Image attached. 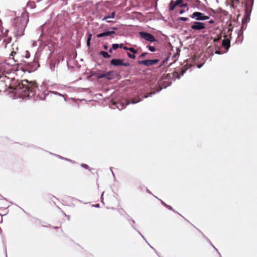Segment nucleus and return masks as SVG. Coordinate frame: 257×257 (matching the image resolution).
Segmentation results:
<instances>
[{"label":"nucleus","mask_w":257,"mask_h":257,"mask_svg":"<svg viewBox=\"0 0 257 257\" xmlns=\"http://www.w3.org/2000/svg\"><path fill=\"white\" fill-rule=\"evenodd\" d=\"M20 65H17V68L15 66L10 65L8 63L0 64V82H3L6 87L14 89V93L18 97L24 99L27 97H32L37 88V84L35 82H29L27 80H18L13 85L15 81L10 78L7 74H10L13 70H18Z\"/></svg>","instance_id":"nucleus-1"},{"label":"nucleus","mask_w":257,"mask_h":257,"mask_svg":"<svg viewBox=\"0 0 257 257\" xmlns=\"http://www.w3.org/2000/svg\"><path fill=\"white\" fill-rule=\"evenodd\" d=\"M227 2L232 8L238 12L244 10L245 16L247 17L250 13L253 0H227Z\"/></svg>","instance_id":"nucleus-2"},{"label":"nucleus","mask_w":257,"mask_h":257,"mask_svg":"<svg viewBox=\"0 0 257 257\" xmlns=\"http://www.w3.org/2000/svg\"><path fill=\"white\" fill-rule=\"evenodd\" d=\"M28 13H23L20 17L14 19L15 34L17 37L24 35L25 28L29 21Z\"/></svg>","instance_id":"nucleus-3"},{"label":"nucleus","mask_w":257,"mask_h":257,"mask_svg":"<svg viewBox=\"0 0 257 257\" xmlns=\"http://www.w3.org/2000/svg\"><path fill=\"white\" fill-rule=\"evenodd\" d=\"M188 1V0H176V1H174L172 0L169 4V9L170 11H173L175 8L177 6H179L182 8H186L188 6L186 3Z\"/></svg>","instance_id":"nucleus-4"},{"label":"nucleus","mask_w":257,"mask_h":257,"mask_svg":"<svg viewBox=\"0 0 257 257\" xmlns=\"http://www.w3.org/2000/svg\"><path fill=\"white\" fill-rule=\"evenodd\" d=\"M25 69L29 72H33L39 67L38 61L34 59L32 62H25Z\"/></svg>","instance_id":"nucleus-5"},{"label":"nucleus","mask_w":257,"mask_h":257,"mask_svg":"<svg viewBox=\"0 0 257 257\" xmlns=\"http://www.w3.org/2000/svg\"><path fill=\"white\" fill-rule=\"evenodd\" d=\"M190 17L197 21H204L209 19V16H205L204 14L199 12H194Z\"/></svg>","instance_id":"nucleus-6"},{"label":"nucleus","mask_w":257,"mask_h":257,"mask_svg":"<svg viewBox=\"0 0 257 257\" xmlns=\"http://www.w3.org/2000/svg\"><path fill=\"white\" fill-rule=\"evenodd\" d=\"M139 35L142 38L150 42H153L155 41L158 42V41L155 38L154 36L150 33L145 32H141L139 33Z\"/></svg>","instance_id":"nucleus-7"},{"label":"nucleus","mask_w":257,"mask_h":257,"mask_svg":"<svg viewBox=\"0 0 257 257\" xmlns=\"http://www.w3.org/2000/svg\"><path fill=\"white\" fill-rule=\"evenodd\" d=\"M123 59H112L110 61V64L113 65L114 66H129L130 64L128 62H123Z\"/></svg>","instance_id":"nucleus-8"},{"label":"nucleus","mask_w":257,"mask_h":257,"mask_svg":"<svg viewBox=\"0 0 257 257\" xmlns=\"http://www.w3.org/2000/svg\"><path fill=\"white\" fill-rule=\"evenodd\" d=\"M191 28L194 30H201L205 28V24L202 22H194Z\"/></svg>","instance_id":"nucleus-9"},{"label":"nucleus","mask_w":257,"mask_h":257,"mask_svg":"<svg viewBox=\"0 0 257 257\" xmlns=\"http://www.w3.org/2000/svg\"><path fill=\"white\" fill-rule=\"evenodd\" d=\"M158 59L155 60H145L142 61H138V63L139 64L144 65L147 66H152L153 65L156 64L159 62Z\"/></svg>","instance_id":"nucleus-10"},{"label":"nucleus","mask_w":257,"mask_h":257,"mask_svg":"<svg viewBox=\"0 0 257 257\" xmlns=\"http://www.w3.org/2000/svg\"><path fill=\"white\" fill-rule=\"evenodd\" d=\"M19 51V47L17 43H13L12 45V48H11V52L10 54V58L13 59L15 61L14 57V56L17 54Z\"/></svg>","instance_id":"nucleus-11"},{"label":"nucleus","mask_w":257,"mask_h":257,"mask_svg":"<svg viewBox=\"0 0 257 257\" xmlns=\"http://www.w3.org/2000/svg\"><path fill=\"white\" fill-rule=\"evenodd\" d=\"M114 34H115L114 31L105 32H103V33H102L97 35V37L101 38V37H105V36H111Z\"/></svg>","instance_id":"nucleus-12"},{"label":"nucleus","mask_w":257,"mask_h":257,"mask_svg":"<svg viewBox=\"0 0 257 257\" xmlns=\"http://www.w3.org/2000/svg\"><path fill=\"white\" fill-rule=\"evenodd\" d=\"M222 45L225 49L228 50L230 46V40L228 39H223L222 42Z\"/></svg>","instance_id":"nucleus-13"},{"label":"nucleus","mask_w":257,"mask_h":257,"mask_svg":"<svg viewBox=\"0 0 257 257\" xmlns=\"http://www.w3.org/2000/svg\"><path fill=\"white\" fill-rule=\"evenodd\" d=\"M12 41V38L11 37L6 36L3 41L2 45L6 48L8 44H9Z\"/></svg>","instance_id":"nucleus-14"},{"label":"nucleus","mask_w":257,"mask_h":257,"mask_svg":"<svg viewBox=\"0 0 257 257\" xmlns=\"http://www.w3.org/2000/svg\"><path fill=\"white\" fill-rule=\"evenodd\" d=\"M114 72L110 71L107 72H105V78L107 79L111 80L113 78Z\"/></svg>","instance_id":"nucleus-15"},{"label":"nucleus","mask_w":257,"mask_h":257,"mask_svg":"<svg viewBox=\"0 0 257 257\" xmlns=\"http://www.w3.org/2000/svg\"><path fill=\"white\" fill-rule=\"evenodd\" d=\"M6 203V201L4 199H0V209L5 208H6L5 204Z\"/></svg>","instance_id":"nucleus-16"},{"label":"nucleus","mask_w":257,"mask_h":257,"mask_svg":"<svg viewBox=\"0 0 257 257\" xmlns=\"http://www.w3.org/2000/svg\"><path fill=\"white\" fill-rule=\"evenodd\" d=\"M100 54L102 55L104 58H108L110 57V55L106 52L101 51Z\"/></svg>","instance_id":"nucleus-17"},{"label":"nucleus","mask_w":257,"mask_h":257,"mask_svg":"<svg viewBox=\"0 0 257 257\" xmlns=\"http://www.w3.org/2000/svg\"><path fill=\"white\" fill-rule=\"evenodd\" d=\"M92 35L89 34L88 36L87 40V45L88 47H89L90 45V41L91 40Z\"/></svg>","instance_id":"nucleus-18"},{"label":"nucleus","mask_w":257,"mask_h":257,"mask_svg":"<svg viewBox=\"0 0 257 257\" xmlns=\"http://www.w3.org/2000/svg\"><path fill=\"white\" fill-rule=\"evenodd\" d=\"M141 100V99L139 97L134 98L132 99V103H136L140 102Z\"/></svg>","instance_id":"nucleus-19"},{"label":"nucleus","mask_w":257,"mask_h":257,"mask_svg":"<svg viewBox=\"0 0 257 257\" xmlns=\"http://www.w3.org/2000/svg\"><path fill=\"white\" fill-rule=\"evenodd\" d=\"M147 48L151 52H155L156 50V48L155 47L151 46V45L148 46Z\"/></svg>","instance_id":"nucleus-20"},{"label":"nucleus","mask_w":257,"mask_h":257,"mask_svg":"<svg viewBox=\"0 0 257 257\" xmlns=\"http://www.w3.org/2000/svg\"><path fill=\"white\" fill-rule=\"evenodd\" d=\"M97 78H99V79H101V78H105V73L99 74L97 75Z\"/></svg>","instance_id":"nucleus-21"},{"label":"nucleus","mask_w":257,"mask_h":257,"mask_svg":"<svg viewBox=\"0 0 257 257\" xmlns=\"http://www.w3.org/2000/svg\"><path fill=\"white\" fill-rule=\"evenodd\" d=\"M128 50L134 54H136L137 53V51L133 47L129 48Z\"/></svg>","instance_id":"nucleus-22"},{"label":"nucleus","mask_w":257,"mask_h":257,"mask_svg":"<svg viewBox=\"0 0 257 257\" xmlns=\"http://www.w3.org/2000/svg\"><path fill=\"white\" fill-rule=\"evenodd\" d=\"M178 20L182 21H187L188 19L186 17H179Z\"/></svg>","instance_id":"nucleus-23"},{"label":"nucleus","mask_w":257,"mask_h":257,"mask_svg":"<svg viewBox=\"0 0 257 257\" xmlns=\"http://www.w3.org/2000/svg\"><path fill=\"white\" fill-rule=\"evenodd\" d=\"M127 55L128 57L131 59H135L136 58V56L135 55V54H131L130 53H127Z\"/></svg>","instance_id":"nucleus-24"},{"label":"nucleus","mask_w":257,"mask_h":257,"mask_svg":"<svg viewBox=\"0 0 257 257\" xmlns=\"http://www.w3.org/2000/svg\"><path fill=\"white\" fill-rule=\"evenodd\" d=\"M119 47V45L117 44H114L112 45V48L114 50L117 49Z\"/></svg>","instance_id":"nucleus-25"},{"label":"nucleus","mask_w":257,"mask_h":257,"mask_svg":"<svg viewBox=\"0 0 257 257\" xmlns=\"http://www.w3.org/2000/svg\"><path fill=\"white\" fill-rule=\"evenodd\" d=\"M30 54L29 52V51H27L26 52L25 57L27 58H30Z\"/></svg>","instance_id":"nucleus-26"},{"label":"nucleus","mask_w":257,"mask_h":257,"mask_svg":"<svg viewBox=\"0 0 257 257\" xmlns=\"http://www.w3.org/2000/svg\"><path fill=\"white\" fill-rule=\"evenodd\" d=\"M147 54V52L143 53L142 54H141V55L140 56V57L141 58H143L144 57H145L146 56V55Z\"/></svg>","instance_id":"nucleus-27"},{"label":"nucleus","mask_w":257,"mask_h":257,"mask_svg":"<svg viewBox=\"0 0 257 257\" xmlns=\"http://www.w3.org/2000/svg\"><path fill=\"white\" fill-rule=\"evenodd\" d=\"M115 11H114V12H113L111 14V15H110V17H111V18H114V17H115Z\"/></svg>","instance_id":"nucleus-28"},{"label":"nucleus","mask_w":257,"mask_h":257,"mask_svg":"<svg viewBox=\"0 0 257 257\" xmlns=\"http://www.w3.org/2000/svg\"><path fill=\"white\" fill-rule=\"evenodd\" d=\"M109 18H111V17H110V15H107L105 17H104L103 19H102V20L104 21V20H107V19H109Z\"/></svg>","instance_id":"nucleus-29"},{"label":"nucleus","mask_w":257,"mask_h":257,"mask_svg":"<svg viewBox=\"0 0 257 257\" xmlns=\"http://www.w3.org/2000/svg\"><path fill=\"white\" fill-rule=\"evenodd\" d=\"M208 23L211 24H214V21L213 20H211L208 21Z\"/></svg>","instance_id":"nucleus-30"},{"label":"nucleus","mask_w":257,"mask_h":257,"mask_svg":"<svg viewBox=\"0 0 257 257\" xmlns=\"http://www.w3.org/2000/svg\"><path fill=\"white\" fill-rule=\"evenodd\" d=\"M184 12H185V11H184V10H180L179 11V13L180 14H182L183 13H184Z\"/></svg>","instance_id":"nucleus-31"},{"label":"nucleus","mask_w":257,"mask_h":257,"mask_svg":"<svg viewBox=\"0 0 257 257\" xmlns=\"http://www.w3.org/2000/svg\"><path fill=\"white\" fill-rule=\"evenodd\" d=\"M121 107L119 108L118 106H116V107L119 109V110H121V109H122L123 108V105H121Z\"/></svg>","instance_id":"nucleus-32"},{"label":"nucleus","mask_w":257,"mask_h":257,"mask_svg":"<svg viewBox=\"0 0 257 257\" xmlns=\"http://www.w3.org/2000/svg\"><path fill=\"white\" fill-rule=\"evenodd\" d=\"M123 49H124V50H128V49L129 48L126 47V46H124L123 47Z\"/></svg>","instance_id":"nucleus-33"},{"label":"nucleus","mask_w":257,"mask_h":257,"mask_svg":"<svg viewBox=\"0 0 257 257\" xmlns=\"http://www.w3.org/2000/svg\"><path fill=\"white\" fill-rule=\"evenodd\" d=\"M126 104L125 105H128L131 102L130 101L126 100Z\"/></svg>","instance_id":"nucleus-34"},{"label":"nucleus","mask_w":257,"mask_h":257,"mask_svg":"<svg viewBox=\"0 0 257 257\" xmlns=\"http://www.w3.org/2000/svg\"><path fill=\"white\" fill-rule=\"evenodd\" d=\"M107 48H108L107 46H106V45H104V48L105 50H107Z\"/></svg>","instance_id":"nucleus-35"},{"label":"nucleus","mask_w":257,"mask_h":257,"mask_svg":"<svg viewBox=\"0 0 257 257\" xmlns=\"http://www.w3.org/2000/svg\"><path fill=\"white\" fill-rule=\"evenodd\" d=\"M165 62V61H163L162 63V64L159 66V67H161L164 63Z\"/></svg>","instance_id":"nucleus-36"},{"label":"nucleus","mask_w":257,"mask_h":257,"mask_svg":"<svg viewBox=\"0 0 257 257\" xmlns=\"http://www.w3.org/2000/svg\"><path fill=\"white\" fill-rule=\"evenodd\" d=\"M109 53H112V49H110L109 50Z\"/></svg>","instance_id":"nucleus-37"},{"label":"nucleus","mask_w":257,"mask_h":257,"mask_svg":"<svg viewBox=\"0 0 257 257\" xmlns=\"http://www.w3.org/2000/svg\"><path fill=\"white\" fill-rule=\"evenodd\" d=\"M106 21H107V22H108V23H111V22H112V21H110V20H107Z\"/></svg>","instance_id":"nucleus-38"},{"label":"nucleus","mask_w":257,"mask_h":257,"mask_svg":"<svg viewBox=\"0 0 257 257\" xmlns=\"http://www.w3.org/2000/svg\"><path fill=\"white\" fill-rule=\"evenodd\" d=\"M112 29L114 30H117V28H114V27H113L111 28Z\"/></svg>","instance_id":"nucleus-39"},{"label":"nucleus","mask_w":257,"mask_h":257,"mask_svg":"<svg viewBox=\"0 0 257 257\" xmlns=\"http://www.w3.org/2000/svg\"><path fill=\"white\" fill-rule=\"evenodd\" d=\"M122 46H123V45L121 44L120 45V46H119V47L122 48Z\"/></svg>","instance_id":"nucleus-40"},{"label":"nucleus","mask_w":257,"mask_h":257,"mask_svg":"<svg viewBox=\"0 0 257 257\" xmlns=\"http://www.w3.org/2000/svg\"><path fill=\"white\" fill-rule=\"evenodd\" d=\"M148 97V95H144L143 97H144V98H147V97Z\"/></svg>","instance_id":"nucleus-41"},{"label":"nucleus","mask_w":257,"mask_h":257,"mask_svg":"<svg viewBox=\"0 0 257 257\" xmlns=\"http://www.w3.org/2000/svg\"><path fill=\"white\" fill-rule=\"evenodd\" d=\"M216 53L217 54H220V53L218 51H216Z\"/></svg>","instance_id":"nucleus-42"},{"label":"nucleus","mask_w":257,"mask_h":257,"mask_svg":"<svg viewBox=\"0 0 257 257\" xmlns=\"http://www.w3.org/2000/svg\"><path fill=\"white\" fill-rule=\"evenodd\" d=\"M152 94H153V93H150L149 94V95H150V96H151Z\"/></svg>","instance_id":"nucleus-43"},{"label":"nucleus","mask_w":257,"mask_h":257,"mask_svg":"<svg viewBox=\"0 0 257 257\" xmlns=\"http://www.w3.org/2000/svg\"><path fill=\"white\" fill-rule=\"evenodd\" d=\"M218 40V39H215L214 40V41H217Z\"/></svg>","instance_id":"nucleus-44"},{"label":"nucleus","mask_w":257,"mask_h":257,"mask_svg":"<svg viewBox=\"0 0 257 257\" xmlns=\"http://www.w3.org/2000/svg\"><path fill=\"white\" fill-rule=\"evenodd\" d=\"M113 104L116 105V103L115 102H114V103H113Z\"/></svg>","instance_id":"nucleus-45"}]
</instances>
